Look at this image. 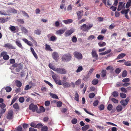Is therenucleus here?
I'll return each instance as SVG.
<instances>
[{
  "label": "nucleus",
  "instance_id": "nucleus-1",
  "mask_svg": "<svg viewBox=\"0 0 131 131\" xmlns=\"http://www.w3.org/2000/svg\"><path fill=\"white\" fill-rule=\"evenodd\" d=\"M71 55L68 53L63 55L62 57V59L63 61L68 62L71 60Z\"/></svg>",
  "mask_w": 131,
  "mask_h": 131
},
{
  "label": "nucleus",
  "instance_id": "nucleus-2",
  "mask_svg": "<svg viewBox=\"0 0 131 131\" xmlns=\"http://www.w3.org/2000/svg\"><path fill=\"white\" fill-rule=\"evenodd\" d=\"M93 26V24H89L87 25L86 24H84L81 27V29L83 31H88Z\"/></svg>",
  "mask_w": 131,
  "mask_h": 131
},
{
  "label": "nucleus",
  "instance_id": "nucleus-3",
  "mask_svg": "<svg viewBox=\"0 0 131 131\" xmlns=\"http://www.w3.org/2000/svg\"><path fill=\"white\" fill-rule=\"evenodd\" d=\"M56 71L58 73L65 74L67 73L66 70L64 68H58L56 69Z\"/></svg>",
  "mask_w": 131,
  "mask_h": 131
},
{
  "label": "nucleus",
  "instance_id": "nucleus-4",
  "mask_svg": "<svg viewBox=\"0 0 131 131\" xmlns=\"http://www.w3.org/2000/svg\"><path fill=\"white\" fill-rule=\"evenodd\" d=\"M74 56L78 60L81 59L83 58V56L82 54L77 51H75L73 52Z\"/></svg>",
  "mask_w": 131,
  "mask_h": 131
},
{
  "label": "nucleus",
  "instance_id": "nucleus-5",
  "mask_svg": "<svg viewBox=\"0 0 131 131\" xmlns=\"http://www.w3.org/2000/svg\"><path fill=\"white\" fill-rule=\"evenodd\" d=\"M13 112L12 110H10L8 112L6 115V118L9 119H11L13 117Z\"/></svg>",
  "mask_w": 131,
  "mask_h": 131
},
{
  "label": "nucleus",
  "instance_id": "nucleus-6",
  "mask_svg": "<svg viewBox=\"0 0 131 131\" xmlns=\"http://www.w3.org/2000/svg\"><path fill=\"white\" fill-rule=\"evenodd\" d=\"M7 53L5 51H3L1 54V57H2L4 60H8L9 58V56L6 54Z\"/></svg>",
  "mask_w": 131,
  "mask_h": 131
},
{
  "label": "nucleus",
  "instance_id": "nucleus-7",
  "mask_svg": "<svg viewBox=\"0 0 131 131\" xmlns=\"http://www.w3.org/2000/svg\"><path fill=\"white\" fill-rule=\"evenodd\" d=\"M37 107L36 105H34L33 104H30L29 106V109L31 110L33 112H34L36 110H37Z\"/></svg>",
  "mask_w": 131,
  "mask_h": 131
},
{
  "label": "nucleus",
  "instance_id": "nucleus-8",
  "mask_svg": "<svg viewBox=\"0 0 131 131\" xmlns=\"http://www.w3.org/2000/svg\"><path fill=\"white\" fill-rule=\"evenodd\" d=\"M10 18L8 17H7L6 18L0 17V23H4L6 22Z\"/></svg>",
  "mask_w": 131,
  "mask_h": 131
},
{
  "label": "nucleus",
  "instance_id": "nucleus-9",
  "mask_svg": "<svg viewBox=\"0 0 131 131\" xmlns=\"http://www.w3.org/2000/svg\"><path fill=\"white\" fill-rule=\"evenodd\" d=\"M123 3L122 2H120L119 3V5L117 9L118 11L121 10L122 8L124 7V5H123Z\"/></svg>",
  "mask_w": 131,
  "mask_h": 131
},
{
  "label": "nucleus",
  "instance_id": "nucleus-10",
  "mask_svg": "<svg viewBox=\"0 0 131 131\" xmlns=\"http://www.w3.org/2000/svg\"><path fill=\"white\" fill-rule=\"evenodd\" d=\"M52 56L53 59L56 61L59 58L58 54L57 52H53L52 54Z\"/></svg>",
  "mask_w": 131,
  "mask_h": 131
},
{
  "label": "nucleus",
  "instance_id": "nucleus-11",
  "mask_svg": "<svg viewBox=\"0 0 131 131\" xmlns=\"http://www.w3.org/2000/svg\"><path fill=\"white\" fill-rule=\"evenodd\" d=\"M92 54L93 57L96 60L97 59L98 55L96 53V51L94 50H93L92 52Z\"/></svg>",
  "mask_w": 131,
  "mask_h": 131
},
{
  "label": "nucleus",
  "instance_id": "nucleus-12",
  "mask_svg": "<svg viewBox=\"0 0 131 131\" xmlns=\"http://www.w3.org/2000/svg\"><path fill=\"white\" fill-rule=\"evenodd\" d=\"M4 47L9 49H15V48L12 45L9 43H7L4 45Z\"/></svg>",
  "mask_w": 131,
  "mask_h": 131
},
{
  "label": "nucleus",
  "instance_id": "nucleus-13",
  "mask_svg": "<svg viewBox=\"0 0 131 131\" xmlns=\"http://www.w3.org/2000/svg\"><path fill=\"white\" fill-rule=\"evenodd\" d=\"M15 42L16 45L21 49H23V47L22 46L20 41L18 40H16Z\"/></svg>",
  "mask_w": 131,
  "mask_h": 131
},
{
  "label": "nucleus",
  "instance_id": "nucleus-14",
  "mask_svg": "<svg viewBox=\"0 0 131 131\" xmlns=\"http://www.w3.org/2000/svg\"><path fill=\"white\" fill-rule=\"evenodd\" d=\"M7 12L10 13H13L14 14H16L17 13V10L14 8H10L8 10Z\"/></svg>",
  "mask_w": 131,
  "mask_h": 131
},
{
  "label": "nucleus",
  "instance_id": "nucleus-15",
  "mask_svg": "<svg viewBox=\"0 0 131 131\" xmlns=\"http://www.w3.org/2000/svg\"><path fill=\"white\" fill-rule=\"evenodd\" d=\"M82 12L83 11H79L77 13L78 16V20L81 19L82 16L83 14H82Z\"/></svg>",
  "mask_w": 131,
  "mask_h": 131
},
{
  "label": "nucleus",
  "instance_id": "nucleus-16",
  "mask_svg": "<svg viewBox=\"0 0 131 131\" xmlns=\"http://www.w3.org/2000/svg\"><path fill=\"white\" fill-rule=\"evenodd\" d=\"M62 21L65 24H67L72 23L73 21V20L72 19H69L66 20H63Z\"/></svg>",
  "mask_w": 131,
  "mask_h": 131
},
{
  "label": "nucleus",
  "instance_id": "nucleus-17",
  "mask_svg": "<svg viewBox=\"0 0 131 131\" xmlns=\"http://www.w3.org/2000/svg\"><path fill=\"white\" fill-rule=\"evenodd\" d=\"M63 86L64 88L70 87L71 86L70 84L66 82L63 83Z\"/></svg>",
  "mask_w": 131,
  "mask_h": 131
},
{
  "label": "nucleus",
  "instance_id": "nucleus-18",
  "mask_svg": "<svg viewBox=\"0 0 131 131\" xmlns=\"http://www.w3.org/2000/svg\"><path fill=\"white\" fill-rule=\"evenodd\" d=\"M126 55L124 53H122L119 54L117 57V59H122Z\"/></svg>",
  "mask_w": 131,
  "mask_h": 131
},
{
  "label": "nucleus",
  "instance_id": "nucleus-19",
  "mask_svg": "<svg viewBox=\"0 0 131 131\" xmlns=\"http://www.w3.org/2000/svg\"><path fill=\"white\" fill-rule=\"evenodd\" d=\"M0 14L1 15H9L7 14V13L6 12V11L3 10H2L0 11Z\"/></svg>",
  "mask_w": 131,
  "mask_h": 131
},
{
  "label": "nucleus",
  "instance_id": "nucleus-20",
  "mask_svg": "<svg viewBox=\"0 0 131 131\" xmlns=\"http://www.w3.org/2000/svg\"><path fill=\"white\" fill-rule=\"evenodd\" d=\"M50 95L53 98L58 99H59L57 96L55 94L50 93Z\"/></svg>",
  "mask_w": 131,
  "mask_h": 131
},
{
  "label": "nucleus",
  "instance_id": "nucleus-21",
  "mask_svg": "<svg viewBox=\"0 0 131 131\" xmlns=\"http://www.w3.org/2000/svg\"><path fill=\"white\" fill-rule=\"evenodd\" d=\"M23 67V65L21 64L20 66H19L16 69V71L17 72H19L20 71V70L22 69Z\"/></svg>",
  "mask_w": 131,
  "mask_h": 131
},
{
  "label": "nucleus",
  "instance_id": "nucleus-22",
  "mask_svg": "<svg viewBox=\"0 0 131 131\" xmlns=\"http://www.w3.org/2000/svg\"><path fill=\"white\" fill-rule=\"evenodd\" d=\"M89 128V126L88 125H86L82 127V129L84 131L86 130Z\"/></svg>",
  "mask_w": 131,
  "mask_h": 131
},
{
  "label": "nucleus",
  "instance_id": "nucleus-23",
  "mask_svg": "<svg viewBox=\"0 0 131 131\" xmlns=\"http://www.w3.org/2000/svg\"><path fill=\"white\" fill-rule=\"evenodd\" d=\"M122 107L121 105L118 106L116 107V109L118 112H120L122 110Z\"/></svg>",
  "mask_w": 131,
  "mask_h": 131
},
{
  "label": "nucleus",
  "instance_id": "nucleus-24",
  "mask_svg": "<svg viewBox=\"0 0 131 131\" xmlns=\"http://www.w3.org/2000/svg\"><path fill=\"white\" fill-rule=\"evenodd\" d=\"M67 29V28H65L62 29H60L57 31V33H63Z\"/></svg>",
  "mask_w": 131,
  "mask_h": 131
},
{
  "label": "nucleus",
  "instance_id": "nucleus-25",
  "mask_svg": "<svg viewBox=\"0 0 131 131\" xmlns=\"http://www.w3.org/2000/svg\"><path fill=\"white\" fill-rule=\"evenodd\" d=\"M16 84L17 86L18 87H20L22 85V83L21 82L18 81H17L16 82Z\"/></svg>",
  "mask_w": 131,
  "mask_h": 131
},
{
  "label": "nucleus",
  "instance_id": "nucleus-26",
  "mask_svg": "<svg viewBox=\"0 0 131 131\" xmlns=\"http://www.w3.org/2000/svg\"><path fill=\"white\" fill-rule=\"evenodd\" d=\"M99 46L101 47H102L106 45V43L103 42H101L98 43Z\"/></svg>",
  "mask_w": 131,
  "mask_h": 131
},
{
  "label": "nucleus",
  "instance_id": "nucleus-27",
  "mask_svg": "<svg viewBox=\"0 0 131 131\" xmlns=\"http://www.w3.org/2000/svg\"><path fill=\"white\" fill-rule=\"evenodd\" d=\"M99 80L97 79H95L93 80L92 82V83L94 85L96 84L98 82Z\"/></svg>",
  "mask_w": 131,
  "mask_h": 131
},
{
  "label": "nucleus",
  "instance_id": "nucleus-28",
  "mask_svg": "<svg viewBox=\"0 0 131 131\" xmlns=\"http://www.w3.org/2000/svg\"><path fill=\"white\" fill-rule=\"evenodd\" d=\"M112 95L115 97H116L118 95V93L117 91H114L112 93Z\"/></svg>",
  "mask_w": 131,
  "mask_h": 131
},
{
  "label": "nucleus",
  "instance_id": "nucleus-29",
  "mask_svg": "<svg viewBox=\"0 0 131 131\" xmlns=\"http://www.w3.org/2000/svg\"><path fill=\"white\" fill-rule=\"evenodd\" d=\"M83 69V68L82 66H79L78 67L76 72L77 73H78L82 71Z\"/></svg>",
  "mask_w": 131,
  "mask_h": 131
},
{
  "label": "nucleus",
  "instance_id": "nucleus-30",
  "mask_svg": "<svg viewBox=\"0 0 131 131\" xmlns=\"http://www.w3.org/2000/svg\"><path fill=\"white\" fill-rule=\"evenodd\" d=\"M21 30L22 32L24 33H27L28 32L27 30L24 27H21Z\"/></svg>",
  "mask_w": 131,
  "mask_h": 131
},
{
  "label": "nucleus",
  "instance_id": "nucleus-31",
  "mask_svg": "<svg viewBox=\"0 0 131 131\" xmlns=\"http://www.w3.org/2000/svg\"><path fill=\"white\" fill-rule=\"evenodd\" d=\"M75 99L77 101H79V95L78 93L76 92L75 93Z\"/></svg>",
  "mask_w": 131,
  "mask_h": 131
},
{
  "label": "nucleus",
  "instance_id": "nucleus-32",
  "mask_svg": "<svg viewBox=\"0 0 131 131\" xmlns=\"http://www.w3.org/2000/svg\"><path fill=\"white\" fill-rule=\"evenodd\" d=\"M75 29L73 28H71L70 30H68L65 33H73L74 32Z\"/></svg>",
  "mask_w": 131,
  "mask_h": 131
},
{
  "label": "nucleus",
  "instance_id": "nucleus-33",
  "mask_svg": "<svg viewBox=\"0 0 131 131\" xmlns=\"http://www.w3.org/2000/svg\"><path fill=\"white\" fill-rule=\"evenodd\" d=\"M46 50L50 51H52V49L50 47V46L47 44L46 45Z\"/></svg>",
  "mask_w": 131,
  "mask_h": 131
},
{
  "label": "nucleus",
  "instance_id": "nucleus-34",
  "mask_svg": "<svg viewBox=\"0 0 131 131\" xmlns=\"http://www.w3.org/2000/svg\"><path fill=\"white\" fill-rule=\"evenodd\" d=\"M13 107L15 109H19V107L18 104L17 103L14 104L13 105Z\"/></svg>",
  "mask_w": 131,
  "mask_h": 131
},
{
  "label": "nucleus",
  "instance_id": "nucleus-35",
  "mask_svg": "<svg viewBox=\"0 0 131 131\" xmlns=\"http://www.w3.org/2000/svg\"><path fill=\"white\" fill-rule=\"evenodd\" d=\"M120 90L122 92L125 93H127L128 92L127 90L125 88H122L120 89Z\"/></svg>",
  "mask_w": 131,
  "mask_h": 131
},
{
  "label": "nucleus",
  "instance_id": "nucleus-36",
  "mask_svg": "<svg viewBox=\"0 0 131 131\" xmlns=\"http://www.w3.org/2000/svg\"><path fill=\"white\" fill-rule=\"evenodd\" d=\"M120 96L123 98H125L126 97V95L125 94L123 93H121L120 94Z\"/></svg>",
  "mask_w": 131,
  "mask_h": 131
},
{
  "label": "nucleus",
  "instance_id": "nucleus-37",
  "mask_svg": "<svg viewBox=\"0 0 131 131\" xmlns=\"http://www.w3.org/2000/svg\"><path fill=\"white\" fill-rule=\"evenodd\" d=\"M49 66L50 68L52 69L54 71H55L56 69L54 67L53 65L51 64H49Z\"/></svg>",
  "mask_w": 131,
  "mask_h": 131
},
{
  "label": "nucleus",
  "instance_id": "nucleus-38",
  "mask_svg": "<svg viewBox=\"0 0 131 131\" xmlns=\"http://www.w3.org/2000/svg\"><path fill=\"white\" fill-rule=\"evenodd\" d=\"M5 90L7 92H8L11 91L12 89L10 86H7L6 87Z\"/></svg>",
  "mask_w": 131,
  "mask_h": 131
},
{
  "label": "nucleus",
  "instance_id": "nucleus-39",
  "mask_svg": "<svg viewBox=\"0 0 131 131\" xmlns=\"http://www.w3.org/2000/svg\"><path fill=\"white\" fill-rule=\"evenodd\" d=\"M125 64L127 66H130L131 65V61H128L124 62Z\"/></svg>",
  "mask_w": 131,
  "mask_h": 131
},
{
  "label": "nucleus",
  "instance_id": "nucleus-40",
  "mask_svg": "<svg viewBox=\"0 0 131 131\" xmlns=\"http://www.w3.org/2000/svg\"><path fill=\"white\" fill-rule=\"evenodd\" d=\"M9 29L12 31H14L16 30V28L14 26H12L9 27Z\"/></svg>",
  "mask_w": 131,
  "mask_h": 131
},
{
  "label": "nucleus",
  "instance_id": "nucleus-41",
  "mask_svg": "<svg viewBox=\"0 0 131 131\" xmlns=\"http://www.w3.org/2000/svg\"><path fill=\"white\" fill-rule=\"evenodd\" d=\"M101 76L103 77H104L105 76L106 72L105 70H103L102 72Z\"/></svg>",
  "mask_w": 131,
  "mask_h": 131
},
{
  "label": "nucleus",
  "instance_id": "nucleus-42",
  "mask_svg": "<svg viewBox=\"0 0 131 131\" xmlns=\"http://www.w3.org/2000/svg\"><path fill=\"white\" fill-rule=\"evenodd\" d=\"M95 95V94L94 93H92L89 94V97L90 98L92 99L94 97Z\"/></svg>",
  "mask_w": 131,
  "mask_h": 131
},
{
  "label": "nucleus",
  "instance_id": "nucleus-43",
  "mask_svg": "<svg viewBox=\"0 0 131 131\" xmlns=\"http://www.w3.org/2000/svg\"><path fill=\"white\" fill-rule=\"evenodd\" d=\"M25 99L24 97H19V101L20 103H23Z\"/></svg>",
  "mask_w": 131,
  "mask_h": 131
},
{
  "label": "nucleus",
  "instance_id": "nucleus-44",
  "mask_svg": "<svg viewBox=\"0 0 131 131\" xmlns=\"http://www.w3.org/2000/svg\"><path fill=\"white\" fill-rule=\"evenodd\" d=\"M113 106L111 104H109L107 106V108L108 110L111 111L112 109Z\"/></svg>",
  "mask_w": 131,
  "mask_h": 131
},
{
  "label": "nucleus",
  "instance_id": "nucleus-45",
  "mask_svg": "<svg viewBox=\"0 0 131 131\" xmlns=\"http://www.w3.org/2000/svg\"><path fill=\"white\" fill-rule=\"evenodd\" d=\"M127 72L126 70H124L123 72L122 76L123 77H125L127 75Z\"/></svg>",
  "mask_w": 131,
  "mask_h": 131
},
{
  "label": "nucleus",
  "instance_id": "nucleus-46",
  "mask_svg": "<svg viewBox=\"0 0 131 131\" xmlns=\"http://www.w3.org/2000/svg\"><path fill=\"white\" fill-rule=\"evenodd\" d=\"M30 126L32 127L35 128H37V125L34 122H32L30 124Z\"/></svg>",
  "mask_w": 131,
  "mask_h": 131
},
{
  "label": "nucleus",
  "instance_id": "nucleus-47",
  "mask_svg": "<svg viewBox=\"0 0 131 131\" xmlns=\"http://www.w3.org/2000/svg\"><path fill=\"white\" fill-rule=\"evenodd\" d=\"M104 36L102 35H99L97 37V39L99 40H102L103 39Z\"/></svg>",
  "mask_w": 131,
  "mask_h": 131
},
{
  "label": "nucleus",
  "instance_id": "nucleus-48",
  "mask_svg": "<svg viewBox=\"0 0 131 131\" xmlns=\"http://www.w3.org/2000/svg\"><path fill=\"white\" fill-rule=\"evenodd\" d=\"M99 103V101L97 100L95 101L93 103V105L94 106H97Z\"/></svg>",
  "mask_w": 131,
  "mask_h": 131
},
{
  "label": "nucleus",
  "instance_id": "nucleus-49",
  "mask_svg": "<svg viewBox=\"0 0 131 131\" xmlns=\"http://www.w3.org/2000/svg\"><path fill=\"white\" fill-rule=\"evenodd\" d=\"M62 102L61 101H59L57 103V106L58 107H61L62 105Z\"/></svg>",
  "mask_w": 131,
  "mask_h": 131
},
{
  "label": "nucleus",
  "instance_id": "nucleus-50",
  "mask_svg": "<svg viewBox=\"0 0 131 131\" xmlns=\"http://www.w3.org/2000/svg\"><path fill=\"white\" fill-rule=\"evenodd\" d=\"M130 81V79L129 78H126L123 79L122 82H128Z\"/></svg>",
  "mask_w": 131,
  "mask_h": 131
},
{
  "label": "nucleus",
  "instance_id": "nucleus-51",
  "mask_svg": "<svg viewBox=\"0 0 131 131\" xmlns=\"http://www.w3.org/2000/svg\"><path fill=\"white\" fill-rule=\"evenodd\" d=\"M48 128L47 126H44L42 127L41 129L42 131H47Z\"/></svg>",
  "mask_w": 131,
  "mask_h": 131
},
{
  "label": "nucleus",
  "instance_id": "nucleus-52",
  "mask_svg": "<svg viewBox=\"0 0 131 131\" xmlns=\"http://www.w3.org/2000/svg\"><path fill=\"white\" fill-rule=\"evenodd\" d=\"M120 103L122 105L124 106L127 105V104H126V103L125 101L124 100H121L120 102Z\"/></svg>",
  "mask_w": 131,
  "mask_h": 131
},
{
  "label": "nucleus",
  "instance_id": "nucleus-53",
  "mask_svg": "<svg viewBox=\"0 0 131 131\" xmlns=\"http://www.w3.org/2000/svg\"><path fill=\"white\" fill-rule=\"evenodd\" d=\"M77 122V120L75 118H74L72 119L71 121V122L72 124H75Z\"/></svg>",
  "mask_w": 131,
  "mask_h": 131
},
{
  "label": "nucleus",
  "instance_id": "nucleus-54",
  "mask_svg": "<svg viewBox=\"0 0 131 131\" xmlns=\"http://www.w3.org/2000/svg\"><path fill=\"white\" fill-rule=\"evenodd\" d=\"M50 104V102L48 101H46L45 103V104L46 106H49Z\"/></svg>",
  "mask_w": 131,
  "mask_h": 131
},
{
  "label": "nucleus",
  "instance_id": "nucleus-55",
  "mask_svg": "<svg viewBox=\"0 0 131 131\" xmlns=\"http://www.w3.org/2000/svg\"><path fill=\"white\" fill-rule=\"evenodd\" d=\"M111 100L113 102L115 103H117L118 102V100L115 98H112L111 99Z\"/></svg>",
  "mask_w": 131,
  "mask_h": 131
},
{
  "label": "nucleus",
  "instance_id": "nucleus-56",
  "mask_svg": "<svg viewBox=\"0 0 131 131\" xmlns=\"http://www.w3.org/2000/svg\"><path fill=\"white\" fill-rule=\"evenodd\" d=\"M115 25L114 24H111L109 27V28L110 29H112L114 28L115 27Z\"/></svg>",
  "mask_w": 131,
  "mask_h": 131
},
{
  "label": "nucleus",
  "instance_id": "nucleus-57",
  "mask_svg": "<svg viewBox=\"0 0 131 131\" xmlns=\"http://www.w3.org/2000/svg\"><path fill=\"white\" fill-rule=\"evenodd\" d=\"M17 21L22 24H23L24 23V21L22 19H17Z\"/></svg>",
  "mask_w": 131,
  "mask_h": 131
},
{
  "label": "nucleus",
  "instance_id": "nucleus-58",
  "mask_svg": "<svg viewBox=\"0 0 131 131\" xmlns=\"http://www.w3.org/2000/svg\"><path fill=\"white\" fill-rule=\"evenodd\" d=\"M104 106L103 104H101L99 106V108L100 110H102L104 109Z\"/></svg>",
  "mask_w": 131,
  "mask_h": 131
},
{
  "label": "nucleus",
  "instance_id": "nucleus-59",
  "mask_svg": "<svg viewBox=\"0 0 131 131\" xmlns=\"http://www.w3.org/2000/svg\"><path fill=\"white\" fill-rule=\"evenodd\" d=\"M28 125L26 124H24L23 125V128L25 129H26L28 127Z\"/></svg>",
  "mask_w": 131,
  "mask_h": 131
},
{
  "label": "nucleus",
  "instance_id": "nucleus-60",
  "mask_svg": "<svg viewBox=\"0 0 131 131\" xmlns=\"http://www.w3.org/2000/svg\"><path fill=\"white\" fill-rule=\"evenodd\" d=\"M22 64L20 63L19 64H17V63H15L12 66L14 67H18L19 66H20Z\"/></svg>",
  "mask_w": 131,
  "mask_h": 131
},
{
  "label": "nucleus",
  "instance_id": "nucleus-61",
  "mask_svg": "<svg viewBox=\"0 0 131 131\" xmlns=\"http://www.w3.org/2000/svg\"><path fill=\"white\" fill-rule=\"evenodd\" d=\"M115 71L116 74H118L121 71V70L119 68H117L116 69Z\"/></svg>",
  "mask_w": 131,
  "mask_h": 131
},
{
  "label": "nucleus",
  "instance_id": "nucleus-62",
  "mask_svg": "<svg viewBox=\"0 0 131 131\" xmlns=\"http://www.w3.org/2000/svg\"><path fill=\"white\" fill-rule=\"evenodd\" d=\"M56 38L54 36H52L50 38V40L52 41H54L56 40Z\"/></svg>",
  "mask_w": 131,
  "mask_h": 131
},
{
  "label": "nucleus",
  "instance_id": "nucleus-63",
  "mask_svg": "<svg viewBox=\"0 0 131 131\" xmlns=\"http://www.w3.org/2000/svg\"><path fill=\"white\" fill-rule=\"evenodd\" d=\"M57 77H58L57 76H56V75H52V77L53 80H54L55 82L58 80L57 79Z\"/></svg>",
  "mask_w": 131,
  "mask_h": 131
},
{
  "label": "nucleus",
  "instance_id": "nucleus-64",
  "mask_svg": "<svg viewBox=\"0 0 131 131\" xmlns=\"http://www.w3.org/2000/svg\"><path fill=\"white\" fill-rule=\"evenodd\" d=\"M81 80L80 79H79L78 80H77L75 82V84L76 85H79V84L81 83Z\"/></svg>",
  "mask_w": 131,
  "mask_h": 131
}]
</instances>
